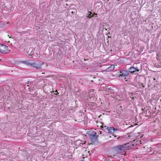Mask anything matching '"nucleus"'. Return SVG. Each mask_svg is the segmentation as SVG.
<instances>
[{
	"label": "nucleus",
	"mask_w": 161,
	"mask_h": 161,
	"mask_svg": "<svg viewBox=\"0 0 161 161\" xmlns=\"http://www.w3.org/2000/svg\"><path fill=\"white\" fill-rule=\"evenodd\" d=\"M101 124H102V125H100V127L104 129L103 130H105V129L107 128V127H106V126L103 123H102Z\"/></svg>",
	"instance_id": "13"
},
{
	"label": "nucleus",
	"mask_w": 161,
	"mask_h": 161,
	"mask_svg": "<svg viewBox=\"0 0 161 161\" xmlns=\"http://www.w3.org/2000/svg\"><path fill=\"white\" fill-rule=\"evenodd\" d=\"M31 60H28V61H23L21 62L26 65L30 66Z\"/></svg>",
	"instance_id": "9"
},
{
	"label": "nucleus",
	"mask_w": 161,
	"mask_h": 161,
	"mask_svg": "<svg viewBox=\"0 0 161 161\" xmlns=\"http://www.w3.org/2000/svg\"><path fill=\"white\" fill-rule=\"evenodd\" d=\"M135 97H132V99H135Z\"/></svg>",
	"instance_id": "20"
},
{
	"label": "nucleus",
	"mask_w": 161,
	"mask_h": 161,
	"mask_svg": "<svg viewBox=\"0 0 161 161\" xmlns=\"http://www.w3.org/2000/svg\"><path fill=\"white\" fill-rule=\"evenodd\" d=\"M105 130V132H108L109 133L112 134L114 133L115 131H118L117 129H115L114 127H107Z\"/></svg>",
	"instance_id": "3"
},
{
	"label": "nucleus",
	"mask_w": 161,
	"mask_h": 161,
	"mask_svg": "<svg viewBox=\"0 0 161 161\" xmlns=\"http://www.w3.org/2000/svg\"><path fill=\"white\" fill-rule=\"evenodd\" d=\"M114 65H111L110 66L108 67L106 70L107 71H111L114 69Z\"/></svg>",
	"instance_id": "8"
},
{
	"label": "nucleus",
	"mask_w": 161,
	"mask_h": 161,
	"mask_svg": "<svg viewBox=\"0 0 161 161\" xmlns=\"http://www.w3.org/2000/svg\"><path fill=\"white\" fill-rule=\"evenodd\" d=\"M97 79H96V78H94V80H92V81L93 82H96V80H97Z\"/></svg>",
	"instance_id": "16"
},
{
	"label": "nucleus",
	"mask_w": 161,
	"mask_h": 161,
	"mask_svg": "<svg viewBox=\"0 0 161 161\" xmlns=\"http://www.w3.org/2000/svg\"><path fill=\"white\" fill-rule=\"evenodd\" d=\"M10 50H8L7 46L3 44H0V52L3 53H7Z\"/></svg>",
	"instance_id": "1"
},
{
	"label": "nucleus",
	"mask_w": 161,
	"mask_h": 161,
	"mask_svg": "<svg viewBox=\"0 0 161 161\" xmlns=\"http://www.w3.org/2000/svg\"><path fill=\"white\" fill-rule=\"evenodd\" d=\"M89 13H90L87 16V17L90 18L91 17H93L94 16V14H92L91 12H89Z\"/></svg>",
	"instance_id": "12"
},
{
	"label": "nucleus",
	"mask_w": 161,
	"mask_h": 161,
	"mask_svg": "<svg viewBox=\"0 0 161 161\" xmlns=\"http://www.w3.org/2000/svg\"><path fill=\"white\" fill-rule=\"evenodd\" d=\"M27 86H29V85H28L29 84V81H28L27 83Z\"/></svg>",
	"instance_id": "18"
},
{
	"label": "nucleus",
	"mask_w": 161,
	"mask_h": 161,
	"mask_svg": "<svg viewBox=\"0 0 161 161\" xmlns=\"http://www.w3.org/2000/svg\"><path fill=\"white\" fill-rule=\"evenodd\" d=\"M54 92V91L51 92Z\"/></svg>",
	"instance_id": "22"
},
{
	"label": "nucleus",
	"mask_w": 161,
	"mask_h": 161,
	"mask_svg": "<svg viewBox=\"0 0 161 161\" xmlns=\"http://www.w3.org/2000/svg\"><path fill=\"white\" fill-rule=\"evenodd\" d=\"M133 126L132 125H131L130 126H129V127H130Z\"/></svg>",
	"instance_id": "21"
},
{
	"label": "nucleus",
	"mask_w": 161,
	"mask_h": 161,
	"mask_svg": "<svg viewBox=\"0 0 161 161\" xmlns=\"http://www.w3.org/2000/svg\"><path fill=\"white\" fill-rule=\"evenodd\" d=\"M109 89H110L111 90V88H108Z\"/></svg>",
	"instance_id": "23"
},
{
	"label": "nucleus",
	"mask_w": 161,
	"mask_h": 161,
	"mask_svg": "<svg viewBox=\"0 0 161 161\" xmlns=\"http://www.w3.org/2000/svg\"><path fill=\"white\" fill-rule=\"evenodd\" d=\"M34 53V50H32L31 51V54H30V55H32V54H33Z\"/></svg>",
	"instance_id": "14"
},
{
	"label": "nucleus",
	"mask_w": 161,
	"mask_h": 161,
	"mask_svg": "<svg viewBox=\"0 0 161 161\" xmlns=\"http://www.w3.org/2000/svg\"><path fill=\"white\" fill-rule=\"evenodd\" d=\"M98 133L99 134H101V133H102V132H101V131H99V132H98Z\"/></svg>",
	"instance_id": "17"
},
{
	"label": "nucleus",
	"mask_w": 161,
	"mask_h": 161,
	"mask_svg": "<svg viewBox=\"0 0 161 161\" xmlns=\"http://www.w3.org/2000/svg\"><path fill=\"white\" fill-rule=\"evenodd\" d=\"M76 10L75 9H70L69 10L68 12L69 13V14H70V13L71 14H73L75 12V11H76Z\"/></svg>",
	"instance_id": "10"
},
{
	"label": "nucleus",
	"mask_w": 161,
	"mask_h": 161,
	"mask_svg": "<svg viewBox=\"0 0 161 161\" xmlns=\"http://www.w3.org/2000/svg\"><path fill=\"white\" fill-rule=\"evenodd\" d=\"M142 86L143 87H144V86L143 85V84H142Z\"/></svg>",
	"instance_id": "19"
},
{
	"label": "nucleus",
	"mask_w": 161,
	"mask_h": 161,
	"mask_svg": "<svg viewBox=\"0 0 161 161\" xmlns=\"http://www.w3.org/2000/svg\"><path fill=\"white\" fill-rule=\"evenodd\" d=\"M117 149L119 151L124 152L126 149L125 145L118 146L116 147Z\"/></svg>",
	"instance_id": "6"
},
{
	"label": "nucleus",
	"mask_w": 161,
	"mask_h": 161,
	"mask_svg": "<svg viewBox=\"0 0 161 161\" xmlns=\"http://www.w3.org/2000/svg\"><path fill=\"white\" fill-rule=\"evenodd\" d=\"M98 136V135H97L96 133L95 132L94 134L92 135V137H94V138L97 140V137Z\"/></svg>",
	"instance_id": "11"
},
{
	"label": "nucleus",
	"mask_w": 161,
	"mask_h": 161,
	"mask_svg": "<svg viewBox=\"0 0 161 161\" xmlns=\"http://www.w3.org/2000/svg\"><path fill=\"white\" fill-rule=\"evenodd\" d=\"M55 92H56V93H54V94H55V95H57L58 94V91H57V90H55Z\"/></svg>",
	"instance_id": "15"
},
{
	"label": "nucleus",
	"mask_w": 161,
	"mask_h": 161,
	"mask_svg": "<svg viewBox=\"0 0 161 161\" xmlns=\"http://www.w3.org/2000/svg\"><path fill=\"white\" fill-rule=\"evenodd\" d=\"M129 72L134 73L136 71L139 72V69L137 68H135L133 67H130L128 69Z\"/></svg>",
	"instance_id": "7"
},
{
	"label": "nucleus",
	"mask_w": 161,
	"mask_h": 161,
	"mask_svg": "<svg viewBox=\"0 0 161 161\" xmlns=\"http://www.w3.org/2000/svg\"><path fill=\"white\" fill-rule=\"evenodd\" d=\"M129 74V71L126 70H123L122 71H120L119 72V77H125L127 76Z\"/></svg>",
	"instance_id": "4"
},
{
	"label": "nucleus",
	"mask_w": 161,
	"mask_h": 161,
	"mask_svg": "<svg viewBox=\"0 0 161 161\" xmlns=\"http://www.w3.org/2000/svg\"><path fill=\"white\" fill-rule=\"evenodd\" d=\"M30 66L36 69H40L42 67V64L37 62H34L31 60Z\"/></svg>",
	"instance_id": "2"
},
{
	"label": "nucleus",
	"mask_w": 161,
	"mask_h": 161,
	"mask_svg": "<svg viewBox=\"0 0 161 161\" xmlns=\"http://www.w3.org/2000/svg\"><path fill=\"white\" fill-rule=\"evenodd\" d=\"M94 89H92L91 90H89L88 92L90 98H93V101L96 100V98L94 96Z\"/></svg>",
	"instance_id": "5"
}]
</instances>
